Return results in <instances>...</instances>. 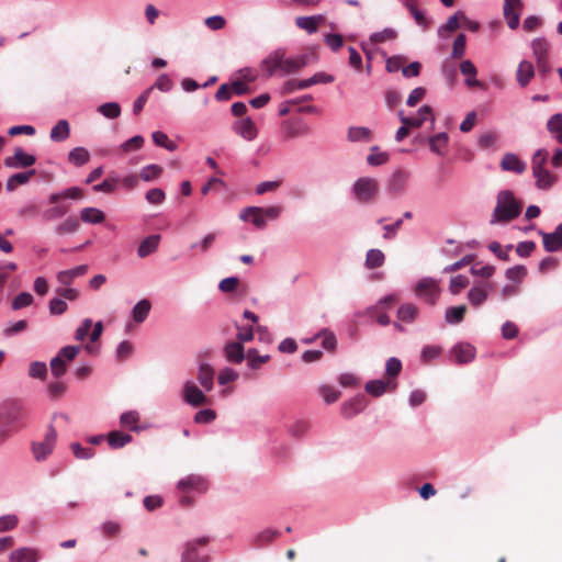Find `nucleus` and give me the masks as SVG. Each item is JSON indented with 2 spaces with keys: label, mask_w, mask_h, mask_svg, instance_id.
I'll return each instance as SVG.
<instances>
[{
  "label": "nucleus",
  "mask_w": 562,
  "mask_h": 562,
  "mask_svg": "<svg viewBox=\"0 0 562 562\" xmlns=\"http://www.w3.org/2000/svg\"><path fill=\"white\" fill-rule=\"evenodd\" d=\"M104 218V213L97 207H83L80 211V220L88 224H100Z\"/></svg>",
  "instance_id": "nucleus-37"
},
{
  "label": "nucleus",
  "mask_w": 562,
  "mask_h": 562,
  "mask_svg": "<svg viewBox=\"0 0 562 562\" xmlns=\"http://www.w3.org/2000/svg\"><path fill=\"white\" fill-rule=\"evenodd\" d=\"M178 488L184 495L180 498V504L183 506H190L192 498L188 495L190 493L202 494L206 492L209 484L205 477L199 474H190L181 479L178 484Z\"/></svg>",
  "instance_id": "nucleus-5"
},
{
  "label": "nucleus",
  "mask_w": 562,
  "mask_h": 562,
  "mask_svg": "<svg viewBox=\"0 0 562 562\" xmlns=\"http://www.w3.org/2000/svg\"><path fill=\"white\" fill-rule=\"evenodd\" d=\"M441 75L448 83H453L457 78L456 65L449 59H445L441 64Z\"/></svg>",
  "instance_id": "nucleus-60"
},
{
  "label": "nucleus",
  "mask_w": 562,
  "mask_h": 562,
  "mask_svg": "<svg viewBox=\"0 0 562 562\" xmlns=\"http://www.w3.org/2000/svg\"><path fill=\"white\" fill-rule=\"evenodd\" d=\"M225 357L229 362L240 363L246 355L244 347L238 341L228 342L224 349Z\"/></svg>",
  "instance_id": "nucleus-32"
},
{
  "label": "nucleus",
  "mask_w": 562,
  "mask_h": 562,
  "mask_svg": "<svg viewBox=\"0 0 562 562\" xmlns=\"http://www.w3.org/2000/svg\"><path fill=\"white\" fill-rule=\"evenodd\" d=\"M83 198V191L79 187H70L65 190L53 192L49 194L48 203H58L66 199L81 200Z\"/></svg>",
  "instance_id": "nucleus-23"
},
{
  "label": "nucleus",
  "mask_w": 562,
  "mask_h": 562,
  "mask_svg": "<svg viewBox=\"0 0 562 562\" xmlns=\"http://www.w3.org/2000/svg\"><path fill=\"white\" fill-rule=\"evenodd\" d=\"M9 562H38L42 559L41 551L34 547H21L9 554Z\"/></svg>",
  "instance_id": "nucleus-16"
},
{
  "label": "nucleus",
  "mask_w": 562,
  "mask_h": 562,
  "mask_svg": "<svg viewBox=\"0 0 562 562\" xmlns=\"http://www.w3.org/2000/svg\"><path fill=\"white\" fill-rule=\"evenodd\" d=\"M34 297L31 293L22 292L13 299L11 307L12 310L18 311L32 305Z\"/></svg>",
  "instance_id": "nucleus-61"
},
{
  "label": "nucleus",
  "mask_w": 562,
  "mask_h": 562,
  "mask_svg": "<svg viewBox=\"0 0 562 562\" xmlns=\"http://www.w3.org/2000/svg\"><path fill=\"white\" fill-rule=\"evenodd\" d=\"M160 235H149L143 239L137 248V255L139 258H146L154 254L159 246Z\"/></svg>",
  "instance_id": "nucleus-25"
},
{
  "label": "nucleus",
  "mask_w": 562,
  "mask_h": 562,
  "mask_svg": "<svg viewBox=\"0 0 562 562\" xmlns=\"http://www.w3.org/2000/svg\"><path fill=\"white\" fill-rule=\"evenodd\" d=\"M548 131L554 136L558 133L562 132V114L555 113L553 114L548 123H547Z\"/></svg>",
  "instance_id": "nucleus-64"
},
{
  "label": "nucleus",
  "mask_w": 562,
  "mask_h": 562,
  "mask_svg": "<svg viewBox=\"0 0 562 562\" xmlns=\"http://www.w3.org/2000/svg\"><path fill=\"white\" fill-rule=\"evenodd\" d=\"M261 211V207L259 206H249L244 209L240 214L239 218L241 221H248L251 216V223L259 229H263L267 226L265 214L259 212Z\"/></svg>",
  "instance_id": "nucleus-21"
},
{
  "label": "nucleus",
  "mask_w": 562,
  "mask_h": 562,
  "mask_svg": "<svg viewBox=\"0 0 562 562\" xmlns=\"http://www.w3.org/2000/svg\"><path fill=\"white\" fill-rule=\"evenodd\" d=\"M70 136V124L67 120H59L50 130L49 138L52 142L60 143Z\"/></svg>",
  "instance_id": "nucleus-26"
},
{
  "label": "nucleus",
  "mask_w": 562,
  "mask_h": 562,
  "mask_svg": "<svg viewBox=\"0 0 562 562\" xmlns=\"http://www.w3.org/2000/svg\"><path fill=\"white\" fill-rule=\"evenodd\" d=\"M183 400L191 406H200L206 404L207 397L204 392L199 389L193 380H187L182 387Z\"/></svg>",
  "instance_id": "nucleus-9"
},
{
  "label": "nucleus",
  "mask_w": 562,
  "mask_h": 562,
  "mask_svg": "<svg viewBox=\"0 0 562 562\" xmlns=\"http://www.w3.org/2000/svg\"><path fill=\"white\" fill-rule=\"evenodd\" d=\"M460 71L463 76H465L464 83L468 87H480L481 86V82L476 79L477 69L471 60H469V59L463 60L460 65Z\"/></svg>",
  "instance_id": "nucleus-29"
},
{
  "label": "nucleus",
  "mask_w": 562,
  "mask_h": 562,
  "mask_svg": "<svg viewBox=\"0 0 562 562\" xmlns=\"http://www.w3.org/2000/svg\"><path fill=\"white\" fill-rule=\"evenodd\" d=\"M417 315L418 308L412 303L403 304L397 310V318L405 323L414 322Z\"/></svg>",
  "instance_id": "nucleus-45"
},
{
  "label": "nucleus",
  "mask_w": 562,
  "mask_h": 562,
  "mask_svg": "<svg viewBox=\"0 0 562 562\" xmlns=\"http://www.w3.org/2000/svg\"><path fill=\"white\" fill-rule=\"evenodd\" d=\"M79 227V220L75 216H69L55 227V233L57 235L72 234L76 233Z\"/></svg>",
  "instance_id": "nucleus-43"
},
{
  "label": "nucleus",
  "mask_w": 562,
  "mask_h": 562,
  "mask_svg": "<svg viewBox=\"0 0 562 562\" xmlns=\"http://www.w3.org/2000/svg\"><path fill=\"white\" fill-rule=\"evenodd\" d=\"M451 357L458 363H469L475 357V348L471 344H468V342L457 344L451 349Z\"/></svg>",
  "instance_id": "nucleus-18"
},
{
  "label": "nucleus",
  "mask_w": 562,
  "mask_h": 562,
  "mask_svg": "<svg viewBox=\"0 0 562 562\" xmlns=\"http://www.w3.org/2000/svg\"><path fill=\"white\" fill-rule=\"evenodd\" d=\"M501 168L505 171H513L522 173L526 170V164L520 160L515 154L507 153L501 160Z\"/></svg>",
  "instance_id": "nucleus-24"
},
{
  "label": "nucleus",
  "mask_w": 562,
  "mask_h": 562,
  "mask_svg": "<svg viewBox=\"0 0 562 562\" xmlns=\"http://www.w3.org/2000/svg\"><path fill=\"white\" fill-rule=\"evenodd\" d=\"M162 173V167L156 164H150L143 167L139 171V178L146 182L159 178Z\"/></svg>",
  "instance_id": "nucleus-49"
},
{
  "label": "nucleus",
  "mask_w": 562,
  "mask_h": 562,
  "mask_svg": "<svg viewBox=\"0 0 562 562\" xmlns=\"http://www.w3.org/2000/svg\"><path fill=\"white\" fill-rule=\"evenodd\" d=\"M282 133L286 139H291V138L308 135L310 127L301 119L288 120L282 123Z\"/></svg>",
  "instance_id": "nucleus-13"
},
{
  "label": "nucleus",
  "mask_w": 562,
  "mask_h": 562,
  "mask_svg": "<svg viewBox=\"0 0 562 562\" xmlns=\"http://www.w3.org/2000/svg\"><path fill=\"white\" fill-rule=\"evenodd\" d=\"M347 137L352 143L369 142L371 139V131L366 126H350Z\"/></svg>",
  "instance_id": "nucleus-40"
},
{
  "label": "nucleus",
  "mask_w": 562,
  "mask_h": 562,
  "mask_svg": "<svg viewBox=\"0 0 562 562\" xmlns=\"http://www.w3.org/2000/svg\"><path fill=\"white\" fill-rule=\"evenodd\" d=\"M90 160V153L87 148L78 146L68 153V161L76 166L81 167Z\"/></svg>",
  "instance_id": "nucleus-35"
},
{
  "label": "nucleus",
  "mask_w": 562,
  "mask_h": 562,
  "mask_svg": "<svg viewBox=\"0 0 562 562\" xmlns=\"http://www.w3.org/2000/svg\"><path fill=\"white\" fill-rule=\"evenodd\" d=\"M522 9L521 0H504L503 13L507 25L515 30L519 25Z\"/></svg>",
  "instance_id": "nucleus-11"
},
{
  "label": "nucleus",
  "mask_w": 562,
  "mask_h": 562,
  "mask_svg": "<svg viewBox=\"0 0 562 562\" xmlns=\"http://www.w3.org/2000/svg\"><path fill=\"white\" fill-rule=\"evenodd\" d=\"M248 367L252 370L260 368L262 363H266L270 360L269 355L258 356V351L255 348H251L247 351Z\"/></svg>",
  "instance_id": "nucleus-53"
},
{
  "label": "nucleus",
  "mask_w": 562,
  "mask_h": 562,
  "mask_svg": "<svg viewBox=\"0 0 562 562\" xmlns=\"http://www.w3.org/2000/svg\"><path fill=\"white\" fill-rule=\"evenodd\" d=\"M316 337L322 338V346L328 351H334L337 346V339L333 331L323 328L316 334Z\"/></svg>",
  "instance_id": "nucleus-51"
},
{
  "label": "nucleus",
  "mask_w": 562,
  "mask_h": 562,
  "mask_svg": "<svg viewBox=\"0 0 562 562\" xmlns=\"http://www.w3.org/2000/svg\"><path fill=\"white\" fill-rule=\"evenodd\" d=\"M535 76V67L528 60H521L518 65L516 78L520 87H526Z\"/></svg>",
  "instance_id": "nucleus-28"
},
{
  "label": "nucleus",
  "mask_w": 562,
  "mask_h": 562,
  "mask_svg": "<svg viewBox=\"0 0 562 562\" xmlns=\"http://www.w3.org/2000/svg\"><path fill=\"white\" fill-rule=\"evenodd\" d=\"M26 411L22 402L7 400L0 403V447L24 426Z\"/></svg>",
  "instance_id": "nucleus-1"
},
{
  "label": "nucleus",
  "mask_w": 562,
  "mask_h": 562,
  "mask_svg": "<svg viewBox=\"0 0 562 562\" xmlns=\"http://www.w3.org/2000/svg\"><path fill=\"white\" fill-rule=\"evenodd\" d=\"M350 191L358 203L369 204L378 196L380 187L375 178L360 177L353 182Z\"/></svg>",
  "instance_id": "nucleus-4"
},
{
  "label": "nucleus",
  "mask_w": 562,
  "mask_h": 562,
  "mask_svg": "<svg viewBox=\"0 0 562 562\" xmlns=\"http://www.w3.org/2000/svg\"><path fill=\"white\" fill-rule=\"evenodd\" d=\"M531 49L536 61L548 58L549 44L546 38L537 37L532 40Z\"/></svg>",
  "instance_id": "nucleus-42"
},
{
  "label": "nucleus",
  "mask_w": 562,
  "mask_h": 562,
  "mask_svg": "<svg viewBox=\"0 0 562 562\" xmlns=\"http://www.w3.org/2000/svg\"><path fill=\"white\" fill-rule=\"evenodd\" d=\"M323 18L321 15L318 16H299L295 20V23L297 27L306 31L308 34H313L317 32L318 23L322 21Z\"/></svg>",
  "instance_id": "nucleus-41"
},
{
  "label": "nucleus",
  "mask_w": 562,
  "mask_h": 562,
  "mask_svg": "<svg viewBox=\"0 0 562 562\" xmlns=\"http://www.w3.org/2000/svg\"><path fill=\"white\" fill-rule=\"evenodd\" d=\"M527 274V268L522 265L510 267L505 271V277L513 282H521Z\"/></svg>",
  "instance_id": "nucleus-57"
},
{
  "label": "nucleus",
  "mask_w": 562,
  "mask_h": 562,
  "mask_svg": "<svg viewBox=\"0 0 562 562\" xmlns=\"http://www.w3.org/2000/svg\"><path fill=\"white\" fill-rule=\"evenodd\" d=\"M57 440V432L53 426L47 428L45 438L41 442L32 443V452L36 461L41 462L47 459L53 452Z\"/></svg>",
  "instance_id": "nucleus-7"
},
{
  "label": "nucleus",
  "mask_w": 562,
  "mask_h": 562,
  "mask_svg": "<svg viewBox=\"0 0 562 562\" xmlns=\"http://www.w3.org/2000/svg\"><path fill=\"white\" fill-rule=\"evenodd\" d=\"M370 151L367 157V162L370 166H381L386 164L390 159V155L386 151H381L378 146H372Z\"/></svg>",
  "instance_id": "nucleus-46"
},
{
  "label": "nucleus",
  "mask_w": 562,
  "mask_h": 562,
  "mask_svg": "<svg viewBox=\"0 0 562 562\" xmlns=\"http://www.w3.org/2000/svg\"><path fill=\"white\" fill-rule=\"evenodd\" d=\"M151 138H153V142L157 146L164 147L169 151H175L178 148V145L173 140H170L168 135L164 132H160V131L154 132L151 134Z\"/></svg>",
  "instance_id": "nucleus-50"
},
{
  "label": "nucleus",
  "mask_w": 562,
  "mask_h": 562,
  "mask_svg": "<svg viewBox=\"0 0 562 562\" xmlns=\"http://www.w3.org/2000/svg\"><path fill=\"white\" fill-rule=\"evenodd\" d=\"M549 158V151L547 149H538L531 160L532 175L536 179V187L540 190H548L555 181L557 176L552 175L544 166Z\"/></svg>",
  "instance_id": "nucleus-3"
},
{
  "label": "nucleus",
  "mask_w": 562,
  "mask_h": 562,
  "mask_svg": "<svg viewBox=\"0 0 562 562\" xmlns=\"http://www.w3.org/2000/svg\"><path fill=\"white\" fill-rule=\"evenodd\" d=\"M66 391H67V385L64 382L58 381V380L52 381L47 385L48 396L52 398H55V400L64 396Z\"/></svg>",
  "instance_id": "nucleus-58"
},
{
  "label": "nucleus",
  "mask_w": 562,
  "mask_h": 562,
  "mask_svg": "<svg viewBox=\"0 0 562 562\" xmlns=\"http://www.w3.org/2000/svg\"><path fill=\"white\" fill-rule=\"evenodd\" d=\"M209 543L207 537H201L191 541H188L181 554V562H207V557L202 554L198 547H204Z\"/></svg>",
  "instance_id": "nucleus-8"
},
{
  "label": "nucleus",
  "mask_w": 562,
  "mask_h": 562,
  "mask_svg": "<svg viewBox=\"0 0 562 562\" xmlns=\"http://www.w3.org/2000/svg\"><path fill=\"white\" fill-rule=\"evenodd\" d=\"M467 311L465 305L450 306L445 312V322L448 325H458L464 319Z\"/></svg>",
  "instance_id": "nucleus-34"
},
{
  "label": "nucleus",
  "mask_w": 562,
  "mask_h": 562,
  "mask_svg": "<svg viewBox=\"0 0 562 562\" xmlns=\"http://www.w3.org/2000/svg\"><path fill=\"white\" fill-rule=\"evenodd\" d=\"M132 436L120 431H112L108 436L109 446L113 449H119L132 441Z\"/></svg>",
  "instance_id": "nucleus-48"
},
{
  "label": "nucleus",
  "mask_w": 562,
  "mask_h": 562,
  "mask_svg": "<svg viewBox=\"0 0 562 562\" xmlns=\"http://www.w3.org/2000/svg\"><path fill=\"white\" fill-rule=\"evenodd\" d=\"M318 392L326 404H333L340 397V392L330 385H321Z\"/></svg>",
  "instance_id": "nucleus-59"
},
{
  "label": "nucleus",
  "mask_w": 562,
  "mask_h": 562,
  "mask_svg": "<svg viewBox=\"0 0 562 562\" xmlns=\"http://www.w3.org/2000/svg\"><path fill=\"white\" fill-rule=\"evenodd\" d=\"M521 209V203L510 190H502L496 196V205L491 215L490 224H507L520 215Z\"/></svg>",
  "instance_id": "nucleus-2"
},
{
  "label": "nucleus",
  "mask_w": 562,
  "mask_h": 562,
  "mask_svg": "<svg viewBox=\"0 0 562 562\" xmlns=\"http://www.w3.org/2000/svg\"><path fill=\"white\" fill-rule=\"evenodd\" d=\"M409 175L405 171L398 170L395 171L387 184V190L391 193L398 194L402 193L405 189Z\"/></svg>",
  "instance_id": "nucleus-30"
},
{
  "label": "nucleus",
  "mask_w": 562,
  "mask_h": 562,
  "mask_svg": "<svg viewBox=\"0 0 562 562\" xmlns=\"http://www.w3.org/2000/svg\"><path fill=\"white\" fill-rule=\"evenodd\" d=\"M491 286L487 283H481L472 286L468 292V301L474 307L481 306L488 297Z\"/></svg>",
  "instance_id": "nucleus-19"
},
{
  "label": "nucleus",
  "mask_w": 562,
  "mask_h": 562,
  "mask_svg": "<svg viewBox=\"0 0 562 562\" xmlns=\"http://www.w3.org/2000/svg\"><path fill=\"white\" fill-rule=\"evenodd\" d=\"M232 128L247 142H251L258 136V128L250 117H244L234 122Z\"/></svg>",
  "instance_id": "nucleus-15"
},
{
  "label": "nucleus",
  "mask_w": 562,
  "mask_h": 562,
  "mask_svg": "<svg viewBox=\"0 0 562 562\" xmlns=\"http://www.w3.org/2000/svg\"><path fill=\"white\" fill-rule=\"evenodd\" d=\"M468 284H469V279L465 276L458 274L450 279L449 291L453 295H457L461 292L462 289L468 286Z\"/></svg>",
  "instance_id": "nucleus-62"
},
{
  "label": "nucleus",
  "mask_w": 562,
  "mask_h": 562,
  "mask_svg": "<svg viewBox=\"0 0 562 562\" xmlns=\"http://www.w3.org/2000/svg\"><path fill=\"white\" fill-rule=\"evenodd\" d=\"M54 206L45 210L42 214L44 221H55L65 216L69 211V205L64 201L53 203Z\"/></svg>",
  "instance_id": "nucleus-36"
},
{
  "label": "nucleus",
  "mask_w": 562,
  "mask_h": 562,
  "mask_svg": "<svg viewBox=\"0 0 562 562\" xmlns=\"http://www.w3.org/2000/svg\"><path fill=\"white\" fill-rule=\"evenodd\" d=\"M139 420V414L136 411H128L121 415L120 423L124 427H130L131 430L139 431L137 423Z\"/></svg>",
  "instance_id": "nucleus-52"
},
{
  "label": "nucleus",
  "mask_w": 562,
  "mask_h": 562,
  "mask_svg": "<svg viewBox=\"0 0 562 562\" xmlns=\"http://www.w3.org/2000/svg\"><path fill=\"white\" fill-rule=\"evenodd\" d=\"M88 270V266L81 265L72 269L63 270L57 273V280L63 285H69L77 277L83 276Z\"/></svg>",
  "instance_id": "nucleus-33"
},
{
  "label": "nucleus",
  "mask_w": 562,
  "mask_h": 562,
  "mask_svg": "<svg viewBox=\"0 0 562 562\" xmlns=\"http://www.w3.org/2000/svg\"><path fill=\"white\" fill-rule=\"evenodd\" d=\"M542 237L543 247L548 252L562 251V223L552 233L538 232Z\"/></svg>",
  "instance_id": "nucleus-12"
},
{
  "label": "nucleus",
  "mask_w": 562,
  "mask_h": 562,
  "mask_svg": "<svg viewBox=\"0 0 562 562\" xmlns=\"http://www.w3.org/2000/svg\"><path fill=\"white\" fill-rule=\"evenodd\" d=\"M334 81V76L326 72H316L314 76L300 80L299 87L306 89L317 83H330Z\"/></svg>",
  "instance_id": "nucleus-44"
},
{
  "label": "nucleus",
  "mask_w": 562,
  "mask_h": 562,
  "mask_svg": "<svg viewBox=\"0 0 562 562\" xmlns=\"http://www.w3.org/2000/svg\"><path fill=\"white\" fill-rule=\"evenodd\" d=\"M215 371L209 363H201L198 368V381L201 386L210 392L214 386Z\"/></svg>",
  "instance_id": "nucleus-22"
},
{
  "label": "nucleus",
  "mask_w": 562,
  "mask_h": 562,
  "mask_svg": "<svg viewBox=\"0 0 562 562\" xmlns=\"http://www.w3.org/2000/svg\"><path fill=\"white\" fill-rule=\"evenodd\" d=\"M396 382L393 380L383 381V380H371L368 381L364 385V390L367 393L374 397H379L383 395L387 390H395Z\"/></svg>",
  "instance_id": "nucleus-20"
},
{
  "label": "nucleus",
  "mask_w": 562,
  "mask_h": 562,
  "mask_svg": "<svg viewBox=\"0 0 562 562\" xmlns=\"http://www.w3.org/2000/svg\"><path fill=\"white\" fill-rule=\"evenodd\" d=\"M35 162V156L24 153V150L21 147H16L14 149V155L12 157H7L4 159V166L14 169L27 168L33 166Z\"/></svg>",
  "instance_id": "nucleus-14"
},
{
  "label": "nucleus",
  "mask_w": 562,
  "mask_h": 562,
  "mask_svg": "<svg viewBox=\"0 0 562 562\" xmlns=\"http://www.w3.org/2000/svg\"><path fill=\"white\" fill-rule=\"evenodd\" d=\"M98 111L106 119H116L121 114V106L116 102H106L100 105Z\"/></svg>",
  "instance_id": "nucleus-56"
},
{
  "label": "nucleus",
  "mask_w": 562,
  "mask_h": 562,
  "mask_svg": "<svg viewBox=\"0 0 562 562\" xmlns=\"http://www.w3.org/2000/svg\"><path fill=\"white\" fill-rule=\"evenodd\" d=\"M308 64L307 55H300L296 57H285V52L282 49V76L299 71L301 68Z\"/></svg>",
  "instance_id": "nucleus-17"
},
{
  "label": "nucleus",
  "mask_w": 562,
  "mask_h": 562,
  "mask_svg": "<svg viewBox=\"0 0 562 562\" xmlns=\"http://www.w3.org/2000/svg\"><path fill=\"white\" fill-rule=\"evenodd\" d=\"M497 134L494 132H486L480 135L477 144L482 149H492L497 143Z\"/></svg>",
  "instance_id": "nucleus-63"
},
{
  "label": "nucleus",
  "mask_w": 562,
  "mask_h": 562,
  "mask_svg": "<svg viewBox=\"0 0 562 562\" xmlns=\"http://www.w3.org/2000/svg\"><path fill=\"white\" fill-rule=\"evenodd\" d=\"M150 308H151V303L149 302V300L143 299V300L138 301L132 310L133 319L136 323H143L147 318V316L150 312Z\"/></svg>",
  "instance_id": "nucleus-38"
},
{
  "label": "nucleus",
  "mask_w": 562,
  "mask_h": 562,
  "mask_svg": "<svg viewBox=\"0 0 562 562\" xmlns=\"http://www.w3.org/2000/svg\"><path fill=\"white\" fill-rule=\"evenodd\" d=\"M385 261V256L380 249H370L366 256V266L369 269H375L383 266Z\"/></svg>",
  "instance_id": "nucleus-47"
},
{
  "label": "nucleus",
  "mask_w": 562,
  "mask_h": 562,
  "mask_svg": "<svg viewBox=\"0 0 562 562\" xmlns=\"http://www.w3.org/2000/svg\"><path fill=\"white\" fill-rule=\"evenodd\" d=\"M35 175V170L31 169L25 172H19L10 176L7 180L5 188L8 191H13L18 186L25 184L30 178Z\"/></svg>",
  "instance_id": "nucleus-39"
},
{
  "label": "nucleus",
  "mask_w": 562,
  "mask_h": 562,
  "mask_svg": "<svg viewBox=\"0 0 562 562\" xmlns=\"http://www.w3.org/2000/svg\"><path fill=\"white\" fill-rule=\"evenodd\" d=\"M260 69L266 72L268 77L274 75L282 76V49L271 52L260 64Z\"/></svg>",
  "instance_id": "nucleus-10"
},
{
  "label": "nucleus",
  "mask_w": 562,
  "mask_h": 562,
  "mask_svg": "<svg viewBox=\"0 0 562 562\" xmlns=\"http://www.w3.org/2000/svg\"><path fill=\"white\" fill-rule=\"evenodd\" d=\"M81 347L80 346H65L63 347L58 353L55 356L63 360L64 363L71 362L80 352Z\"/></svg>",
  "instance_id": "nucleus-54"
},
{
  "label": "nucleus",
  "mask_w": 562,
  "mask_h": 562,
  "mask_svg": "<svg viewBox=\"0 0 562 562\" xmlns=\"http://www.w3.org/2000/svg\"><path fill=\"white\" fill-rule=\"evenodd\" d=\"M364 406L366 404L363 396H356L342 404L341 413L346 418H351L361 411H363Z\"/></svg>",
  "instance_id": "nucleus-31"
},
{
  "label": "nucleus",
  "mask_w": 562,
  "mask_h": 562,
  "mask_svg": "<svg viewBox=\"0 0 562 562\" xmlns=\"http://www.w3.org/2000/svg\"><path fill=\"white\" fill-rule=\"evenodd\" d=\"M416 296L429 305H435L440 295L439 282L430 277L422 278L415 286Z\"/></svg>",
  "instance_id": "nucleus-6"
},
{
  "label": "nucleus",
  "mask_w": 562,
  "mask_h": 562,
  "mask_svg": "<svg viewBox=\"0 0 562 562\" xmlns=\"http://www.w3.org/2000/svg\"><path fill=\"white\" fill-rule=\"evenodd\" d=\"M29 375L33 379L44 380L47 375V366L43 361H33L29 367Z\"/></svg>",
  "instance_id": "nucleus-55"
},
{
  "label": "nucleus",
  "mask_w": 562,
  "mask_h": 562,
  "mask_svg": "<svg viewBox=\"0 0 562 562\" xmlns=\"http://www.w3.org/2000/svg\"><path fill=\"white\" fill-rule=\"evenodd\" d=\"M448 143L449 136L446 132L429 137V148L438 156H445L447 154Z\"/></svg>",
  "instance_id": "nucleus-27"
}]
</instances>
